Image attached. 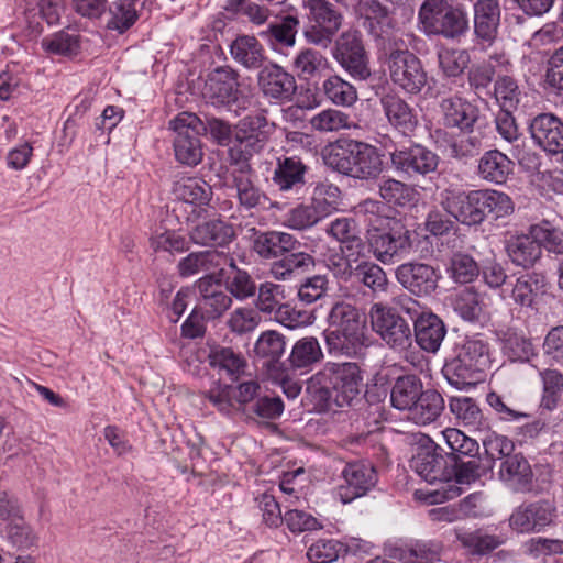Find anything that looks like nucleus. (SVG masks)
<instances>
[{
	"label": "nucleus",
	"instance_id": "1",
	"mask_svg": "<svg viewBox=\"0 0 563 563\" xmlns=\"http://www.w3.org/2000/svg\"><path fill=\"white\" fill-rule=\"evenodd\" d=\"M358 209L364 213L369 245L378 261L387 264L410 254L416 233L406 228L401 220L383 214L384 206L377 200L366 199Z\"/></svg>",
	"mask_w": 563,
	"mask_h": 563
},
{
	"label": "nucleus",
	"instance_id": "2",
	"mask_svg": "<svg viewBox=\"0 0 563 563\" xmlns=\"http://www.w3.org/2000/svg\"><path fill=\"white\" fill-rule=\"evenodd\" d=\"M417 27L428 38L460 44L471 31L468 10L459 0H423L418 9Z\"/></svg>",
	"mask_w": 563,
	"mask_h": 563
},
{
	"label": "nucleus",
	"instance_id": "3",
	"mask_svg": "<svg viewBox=\"0 0 563 563\" xmlns=\"http://www.w3.org/2000/svg\"><path fill=\"white\" fill-rule=\"evenodd\" d=\"M324 162L333 170L361 180L376 178L383 170L378 148L353 139L338 140L327 150Z\"/></svg>",
	"mask_w": 563,
	"mask_h": 563
},
{
	"label": "nucleus",
	"instance_id": "4",
	"mask_svg": "<svg viewBox=\"0 0 563 563\" xmlns=\"http://www.w3.org/2000/svg\"><path fill=\"white\" fill-rule=\"evenodd\" d=\"M395 10L380 0H360L355 7L357 22L374 43L377 56L405 43Z\"/></svg>",
	"mask_w": 563,
	"mask_h": 563
},
{
	"label": "nucleus",
	"instance_id": "5",
	"mask_svg": "<svg viewBox=\"0 0 563 563\" xmlns=\"http://www.w3.org/2000/svg\"><path fill=\"white\" fill-rule=\"evenodd\" d=\"M275 124L269 122L266 112L250 113L240 119L234 126L233 142L229 147L231 164L250 165V161L266 146Z\"/></svg>",
	"mask_w": 563,
	"mask_h": 563
},
{
	"label": "nucleus",
	"instance_id": "6",
	"mask_svg": "<svg viewBox=\"0 0 563 563\" xmlns=\"http://www.w3.org/2000/svg\"><path fill=\"white\" fill-rule=\"evenodd\" d=\"M386 67L390 81L406 95H419L428 82L422 62L407 47L398 45L377 56Z\"/></svg>",
	"mask_w": 563,
	"mask_h": 563
},
{
	"label": "nucleus",
	"instance_id": "7",
	"mask_svg": "<svg viewBox=\"0 0 563 563\" xmlns=\"http://www.w3.org/2000/svg\"><path fill=\"white\" fill-rule=\"evenodd\" d=\"M203 129L201 118L192 112H180L169 121L174 156L179 164L192 167L201 162L203 152L199 136Z\"/></svg>",
	"mask_w": 563,
	"mask_h": 563
},
{
	"label": "nucleus",
	"instance_id": "8",
	"mask_svg": "<svg viewBox=\"0 0 563 563\" xmlns=\"http://www.w3.org/2000/svg\"><path fill=\"white\" fill-rule=\"evenodd\" d=\"M238 73L221 66L212 70L206 80L203 97L216 107H224L240 115L250 104L251 99L239 88Z\"/></svg>",
	"mask_w": 563,
	"mask_h": 563
},
{
	"label": "nucleus",
	"instance_id": "9",
	"mask_svg": "<svg viewBox=\"0 0 563 563\" xmlns=\"http://www.w3.org/2000/svg\"><path fill=\"white\" fill-rule=\"evenodd\" d=\"M388 154L391 168L398 176L407 179L427 177L435 173L440 162L437 153L416 142L395 145Z\"/></svg>",
	"mask_w": 563,
	"mask_h": 563
},
{
	"label": "nucleus",
	"instance_id": "10",
	"mask_svg": "<svg viewBox=\"0 0 563 563\" xmlns=\"http://www.w3.org/2000/svg\"><path fill=\"white\" fill-rule=\"evenodd\" d=\"M303 8L309 19L303 31L307 42L327 48L342 25L340 9L328 0H303Z\"/></svg>",
	"mask_w": 563,
	"mask_h": 563
},
{
	"label": "nucleus",
	"instance_id": "11",
	"mask_svg": "<svg viewBox=\"0 0 563 563\" xmlns=\"http://www.w3.org/2000/svg\"><path fill=\"white\" fill-rule=\"evenodd\" d=\"M333 58L355 80H366L371 76L368 57L362 35L347 31L340 35L332 49Z\"/></svg>",
	"mask_w": 563,
	"mask_h": 563
},
{
	"label": "nucleus",
	"instance_id": "12",
	"mask_svg": "<svg viewBox=\"0 0 563 563\" xmlns=\"http://www.w3.org/2000/svg\"><path fill=\"white\" fill-rule=\"evenodd\" d=\"M321 371L328 384L334 390L338 407L351 405L360 395L363 376L356 363L328 362Z\"/></svg>",
	"mask_w": 563,
	"mask_h": 563
},
{
	"label": "nucleus",
	"instance_id": "13",
	"mask_svg": "<svg viewBox=\"0 0 563 563\" xmlns=\"http://www.w3.org/2000/svg\"><path fill=\"white\" fill-rule=\"evenodd\" d=\"M443 449L430 438H426L417 446L410 466L428 483L449 482L452 479V467Z\"/></svg>",
	"mask_w": 563,
	"mask_h": 563
},
{
	"label": "nucleus",
	"instance_id": "14",
	"mask_svg": "<svg viewBox=\"0 0 563 563\" xmlns=\"http://www.w3.org/2000/svg\"><path fill=\"white\" fill-rule=\"evenodd\" d=\"M285 345L283 335L276 331L263 333L255 343L256 367L269 379H283L287 375L288 364L283 360Z\"/></svg>",
	"mask_w": 563,
	"mask_h": 563
},
{
	"label": "nucleus",
	"instance_id": "15",
	"mask_svg": "<svg viewBox=\"0 0 563 563\" xmlns=\"http://www.w3.org/2000/svg\"><path fill=\"white\" fill-rule=\"evenodd\" d=\"M472 9L474 47L487 51L498 37L501 16L499 0H475Z\"/></svg>",
	"mask_w": 563,
	"mask_h": 563
},
{
	"label": "nucleus",
	"instance_id": "16",
	"mask_svg": "<svg viewBox=\"0 0 563 563\" xmlns=\"http://www.w3.org/2000/svg\"><path fill=\"white\" fill-rule=\"evenodd\" d=\"M257 85L271 104L290 102L297 90L295 77L275 63H268L258 70Z\"/></svg>",
	"mask_w": 563,
	"mask_h": 563
},
{
	"label": "nucleus",
	"instance_id": "17",
	"mask_svg": "<svg viewBox=\"0 0 563 563\" xmlns=\"http://www.w3.org/2000/svg\"><path fill=\"white\" fill-rule=\"evenodd\" d=\"M335 330L325 331V343L330 353L355 356L365 346L367 319H341Z\"/></svg>",
	"mask_w": 563,
	"mask_h": 563
},
{
	"label": "nucleus",
	"instance_id": "18",
	"mask_svg": "<svg viewBox=\"0 0 563 563\" xmlns=\"http://www.w3.org/2000/svg\"><path fill=\"white\" fill-rule=\"evenodd\" d=\"M343 484L338 487L339 499L349 504L366 495L377 483V473L372 463L355 461L347 463L342 471Z\"/></svg>",
	"mask_w": 563,
	"mask_h": 563
},
{
	"label": "nucleus",
	"instance_id": "19",
	"mask_svg": "<svg viewBox=\"0 0 563 563\" xmlns=\"http://www.w3.org/2000/svg\"><path fill=\"white\" fill-rule=\"evenodd\" d=\"M528 132L533 144L549 155L563 153V120L551 112H542L529 120Z\"/></svg>",
	"mask_w": 563,
	"mask_h": 563
},
{
	"label": "nucleus",
	"instance_id": "20",
	"mask_svg": "<svg viewBox=\"0 0 563 563\" xmlns=\"http://www.w3.org/2000/svg\"><path fill=\"white\" fill-rule=\"evenodd\" d=\"M152 0H113L108 1L107 13L100 25L109 33L123 35L144 15Z\"/></svg>",
	"mask_w": 563,
	"mask_h": 563
},
{
	"label": "nucleus",
	"instance_id": "21",
	"mask_svg": "<svg viewBox=\"0 0 563 563\" xmlns=\"http://www.w3.org/2000/svg\"><path fill=\"white\" fill-rule=\"evenodd\" d=\"M554 516L555 507L549 500L525 503L512 511L509 526L518 533H536L550 526Z\"/></svg>",
	"mask_w": 563,
	"mask_h": 563
},
{
	"label": "nucleus",
	"instance_id": "22",
	"mask_svg": "<svg viewBox=\"0 0 563 563\" xmlns=\"http://www.w3.org/2000/svg\"><path fill=\"white\" fill-rule=\"evenodd\" d=\"M397 282L416 296H429L438 288L441 273L438 268L421 262L402 263L395 272Z\"/></svg>",
	"mask_w": 563,
	"mask_h": 563
},
{
	"label": "nucleus",
	"instance_id": "23",
	"mask_svg": "<svg viewBox=\"0 0 563 563\" xmlns=\"http://www.w3.org/2000/svg\"><path fill=\"white\" fill-rule=\"evenodd\" d=\"M238 168L231 172V188L235 190L239 207L251 211L265 208L268 198L254 180L251 165L235 164Z\"/></svg>",
	"mask_w": 563,
	"mask_h": 563
},
{
	"label": "nucleus",
	"instance_id": "24",
	"mask_svg": "<svg viewBox=\"0 0 563 563\" xmlns=\"http://www.w3.org/2000/svg\"><path fill=\"white\" fill-rule=\"evenodd\" d=\"M379 103L390 126L405 136H410L418 126L417 111L396 92L385 93Z\"/></svg>",
	"mask_w": 563,
	"mask_h": 563
},
{
	"label": "nucleus",
	"instance_id": "25",
	"mask_svg": "<svg viewBox=\"0 0 563 563\" xmlns=\"http://www.w3.org/2000/svg\"><path fill=\"white\" fill-rule=\"evenodd\" d=\"M443 124L446 128L459 129L463 133H472L479 119V109L468 100L450 96L440 102Z\"/></svg>",
	"mask_w": 563,
	"mask_h": 563
},
{
	"label": "nucleus",
	"instance_id": "26",
	"mask_svg": "<svg viewBox=\"0 0 563 563\" xmlns=\"http://www.w3.org/2000/svg\"><path fill=\"white\" fill-rule=\"evenodd\" d=\"M253 230L252 250L263 260L277 261L285 253L300 249V242L290 233Z\"/></svg>",
	"mask_w": 563,
	"mask_h": 563
},
{
	"label": "nucleus",
	"instance_id": "27",
	"mask_svg": "<svg viewBox=\"0 0 563 563\" xmlns=\"http://www.w3.org/2000/svg\"><path fill=\"white\" fill-rule=\"evenodd\" d=\"M498 475L514 493L527 494L533 490L534 475L529 461L521 453L507 456L500 463Z\"/></svg>",
	"mask_w": 563,
	"mask_h": 563
},
{
	"label": "nucleus",
	"instance_id": "28",
	"mask_svg": "<svg viewBox=\"0 0 563 563\" xmlns=\"http://www.w3.org/2000/svg\"><path fill=\"white\" fill-rule=\"evenodd\" d=\"M307 166L297 156L278 158L272 176L273 186L283 194L298 195L306 185Z\"/></svg>",
	"mask_w": 563,
	"mask_h": 563
},
{
	"label": "nucleus",
	"instance_id": "29",
	"mask_svg": "<svg viewBox=\"0 0 563 563\" xmlns=\"http://www.w3.org/2000/svg\"><path fill=\"white\" fill-rule=\"evenodd\" d=\"M190 241L200 246L223 247L235 238V231L231 223L212 219L196 224L189 231Z\"/></svg>",
	"mask_w": 563,
	"mask_h": 563
},
{
	"label": "nucleus",
	"instance_id": "30",
	"mask_svg": "<svg viewBox=\"0 0 563 563\" xmlns=\"http://www.w3.org/2000/svg\"><path fill=\"white\" fill-rule=\"evenodd\" d=\"M505 250L511 263L525 269L532 268L542 256L540 244L531 229L528 234L510 235L506 239Z\"/></svg>",
	"mask_w": 563,
	"mask_h": 563
},
{
	"label": "nucleus",
	"instance_id": "31",
	"mask_svg": "<svg viewBox=\"0 0 563 563\" xmlns=\"http://www.w3.org/2000/svg\"><path fill=\"white\" fill-rule=\"evenodd\" d=\"M223 265L234 266V260L224 252L199 251L183 257L177 264V269L181 277H190Z\"/></svg>",
	"mask_w": 563,
	"mask_h": 563
},
{
	"label": "nucleus",
	"instance_id": "32",
	"mask_svg": "<svg viewBox=\"0 0 563 563\" xmlns=\"http://www.w3.org/2000/svg\"><path fill=\"white\" fill-rule=\"evenodd\" d=\"M474 190H445L441 194L442 208L464 225H477Z\"/></svg>",
	"mask_w": 563,
	"mask_h": 563
},
{
	"label": "nucleus",
	"instance_id": "33",
	"mask_svg": "<svg viewBox=\"0 0 563 563\" xmlns=\"http://www.w3.org/2000/svg\"><path fill=\"white\" fill-rule=\"evenodd\" d=\"M314 267V258L302 251L285 253L271 265L269 273L277 280H291L309 273Z\"/></svg>",
	"mask_w": 563,
	"mask_h": 563
},
{
	"label": "nucleus",
	"instance_id": "34",
	"mask_svg": "<svg viewBox=\"0 0 563 563\" xmlns=\"http://www.w3.org/2000/svg\"><path fill=\"white\" fill-rule=\"evenodd\" d=\"M514 162L499 150L486 151L478 161L477 173L486 181L501 185L514 173Z\"/></svg>",
	"mask_w": 563,
	"mask_h": 563
},
{
	"label": "nucleus",
	"instance_id": "35",
	"mask_svg": "<svg viewBox=\"0 0 563 563\" xmlns=\"http://www.w3.org/2000/svg\"><path fill=\"white\" fill-rule=\"evenodd\" d=\"M442 374L451 386L457 389L474 387L482 382L485 374L478 368L473 367V363L456 353L455 357L445 362Z\"/></svg>",
	"mask_w": 563,
	"mask_h": 563
},
{
	"label": "nucleus",
	"instance_id": "36",
	"mask_svg": "<svg viewBox=\"0 0 563 563\" xmlns=\"http://www.w3.org/2000/svg\"><path fill=\"white\" fill-rule=\"evenodd\" d=\"M230 54L234 62L249 70H260L266 65L264 47L252 35H239L230 44Z\"/></svg>",
	"mask_w": 563,
	"mask_h": 563
},
{
	"label": "nucleus",
	"instance_id": "37",
	"mask_svg": "<svg viewBox=\"0 0 563 563\" xmlns=\"http://www.w3.org/2000/svg\"><path fill=\"white\" fill-rule=\"evenodd\" d=\"M299 26V19L288 14L283 16L278 22L271 23L267 29L261 31L258 35L266 41L274 51L280 52L284 48L295 46Z\"/></svg>",
	"mask_w": 563,
	"mask_h": 563
},
{
	"label": "nucleus",
	"instance_id": "38",
	"mask_svg": "<svg viewBox=\"0 0 563 563\" xmlns=\"http://www.w3.org/2000/svg\"><path fill=\"white\" fill-rule=\"evenodd\" d=\"M402 313L409 317H438L406 294L394 297L388 303H374L371 308V317H401Z\"/></svg>",
	"mask_w": 563,
	"mask_h": 563
},
{
	"label": "nucleus",
	"instance_id": "39",
	"mask_svg": "<svg viewBox=\"0 0 563 563\" xmlns=\"http://www.w3.org/2000/svg\"><path fill=\"white\" fill-rule=\"evenodd\" d=\"M444 408L442 395L435 389H427L408 409V418L417 424L426 426L435 421Z\"/></svg>",
	"mask_w": 563,
	"mask_h": 563
},
{
	"label": "nucleus",
	"instance_id": "40",
	"mask_svg": "<svg viewBox=\"0 0 563 563\" xmlns=\"http://www.w3.org/2000/svg\"><path fill=\"white\" fill-rule=\"evenodd\" d=\"M371 325L393 349L404 350L411 344V329L406 319H371Z\"/></svg>",
	"mask_w": 563,
	"mask_h": 563
},
{
	"label": "nucleus",
	"instance_id": "41",
	"mask_svg": "<svg viewBox=\"0 0 563 563\" xmlns=\"http://www.w3.org/2000/svg\"><path fill=\"white\" fill-rule=\"evenodd\" d=\"M456 540L474 555H486L506 542L504 536L489 534L483 530L468 531L463 528H455Z\"/></svg>",
	"mask_w": 563,
	"mask_h": 563
},
{
	"label": "nucleus",
	"instance_id": "42",
	"mask_svg": "<svg viewBox=\"0 0 563 563\" xmlns=\"http://www.w3.org/2000/svg\"><path fill=\"white\" fill-rule=\"evenodd\" d=\"M495 334L511 361L527 362L533 355V345L521 331L508 325H500L495 330Z\"/></svg>",
	"mask_w": 563,
	"mask_h": 563
},
{
	"label": "nucleus",
	"instance_id": "43",
	"mask_svg": "<svg viewBox=\"0 0 563 563\" xmlns=\"http://www.w3.org/2000/svg\"><path fill=\"white\" fill-rule=\"evenodd\" d=\"M417 344L426 352L435 353L445 338L446 327L442 319H413Z\"/></svg>",
	"mask_w": 563,
	"mask_h": 563
},
{
	"label": "nucleus",
	"instance_id": "44",
	"mask_svg": "<svg viewBox=\"0 0 563 563\" xmlns=\"http://www.w3.org/2000/svg\"><path fill=\"white\" fill-rule=\"evenodd\" d=\"M208 362L211 368L217 369L220 375H227L232 380L238 379L245 367V361L240 353H235L231 347L220 345L210 349Z\"/></svg>",
	"mask_w": 563,
	"mask_h": 563
},
{
	"label": "nucleus",
	"instance_id": "45",
	"mask_svg": "<svg viewBox=\"0 0 563 563\" xmlns=\"http://www.w3.org/2000/svg\"><path fill=\"white\" fill-rule=\"evenodd\" d=\"M422 393V382L417 375H404L396 379L390 401L396 409L408 411Z\"/></svg>",
	"mask_w": 563,
	"mask_h": 563
},
{
	"label": "nucleus",
	"instance_id": "46",
	"mask_svg": "<svg viewBox=\"0 0 563 563\" xmlns=\"http://www.w3.org/2000/svg\"><path fill=\"white\" fill-rule=\"evenodd\" d=\"M543 279L536 273L525 274L517 278L512 289V299L521 308L539 311V292Z\"/></svg>",
	"mask_w": 563,
	"mask_h": 563
},
{
	"label": "nucleus",
	"instance_id": "47",
	"mask_svg": "<svg viewBox=\"0 0 563 563\" xmlns=\"http://www.w3.org/2000/svg\"><path fill=\"white\" fill-rule=\"evenodd\" d=\"M325 99L339 107H352L358 99L356 88L339 75H330L322 81Z\"/></svg>",
	"mask_w": 563,
	"mask_h": 563
},
{
	"label": "nucleus",
	"instance_id": "48",
	"mask_svg": "<svg viewBox=\"0 0 563 563\" xmlns=\"http://www.w3.org/2000/svg\"><path fill=\"white\" fill-rule=\"evenodd\" d=\"M323 357L322 350L317 339L303 338L295 343L288 362L294 369L309 371L311 367L319 363Z\"/></svg>",
	"mask_w": 563,
	"mask_h": 563
},
{
	"label": "nucleus",
	"instance_id": "49",
	"mask_svg": "<svg viewBox=\"0 0 563 563\" xmlns=\"http://www.w3.org/2000/svg\"><path fill=\"white\" fill-rule=\"evenodd\" d=\"M174 192L179 200L197 207L207 206L212 197L211 186L197 177L176 183Z\"/></svg>",
	"mask_w": 563,
	"mask_h": 563
},
{
	"label": "nucleus",
	"instance_id": "50",
	"mask_svg": "<svg viewBox=\"0 0 563 563\" xmlns=\"http://www.w3.org/2000/svg\"><path fill=\"white\" fill-rule=\"evenodd\" d=\"M448 448L451 450L446 454L453 461H460L463 457H477L479 454L478 442L466 435L464 432L456 428H446L441 432Z\"/></svg>",
	"mask_w": 563,
	"mask_h": 563
},
{
	"label": "nucleus",
	"instance_id": "51",
	"mask_svg": "<svg viewBox=\"0 0 563 563\" xmlns=\"http://www.w3.org/2000/svg\"><path fill=\"white\" fill-rule=\"evenodd\" d=\"M449 409L460 424L475 429L482 426L483 412L473 398L452 396L449 399Z\"/></svg>",
	"mask_w": 563,
	"mask_h": 563
},
{
	"label": "nucleus",
	"instance_id": "52",
	"mask_svg": "<svg viewBox=\"0 0 563 563\" xmlns=\"http://www.w3.org/2000/svg\"><path fill=\"white\" fill-rule=\"evenodd\" d=\"M353 280L369 288L374 295L386 292L389 284L385 271L369 261H361L355 265Z\"/></svg>",
	"mask_w": 563,
	"mask_h": 563
},
{
	"label": "nucleus",
	"instance_id": "53",
	"mask_svg": "<svg viewBox=\"0 0 563 563\" xmlns=\"http://www.w3.org/2000/svg\"><path fill=\"white\" fill-rule=\"evenodd\" d=\"M484 148L483 136L481 133H464L460 137L452 140L446 146V155L459 162L467 163L478 156Z\"/></svg>",
	"mask_w": 563,
	"mask_h": 563
},
{
	"label": "nucleus",
	"instance_id": "54",
	"mask_svg": "<svg viewBox=\"0 0 563 563\" xmlns=\"http://www.w3.org/2000/svg\"><path fill=\"white\" fill-rule=\"evenodd\" d=\"M542 382V409L552 411L558 408L563 396V374L558 369L547 368L540 372Z\"/></svg>",
	"mask_w": 563,
	"mask_h": 563
},
{
	"label": "nucleus",
	"instance_id": "55",
	"mask_svg": "<svg viewBox=\"0 0 563 563\" xmlns=\"http://www.w3.org/2000/svg\"><path fill=\"white\" fill-rule=\"evenodd\" d=\"M487 298L472 287L460 290L452 300L454 311L460 317H479L486 311Z\"/></svg>",
	"mask_w": 563,
	"mask_h": 563
},
{
	"label": "nucleus",
	"instance_id": "56",
	"mask_svg": "<svg viewBox=\"0 0 563 563\" xmlns=\"http://www.w3.org/2000/svg\"><path fill=\"white\" fill-rule=\"evenodd\" d=\"M306 393L313 408L319 411L330 410L332 405H335L334 390L328 384L322 371L307 382Z\"/></svg>",
	"mask_w": 563,
	"mask_h": 563
},
{
	"label": "nucleus",
	"instance_id": "57",
	"mask_svg": "<svg viewBox=\"0 0 563 563\" xmlns=\"http://www.w3.org/2000/svg\"><path fill=\"white\" fill-rule=\"evenodd\" d=\"M341 190L331 183H319L312 192V206L323 219L339 210L341 203Z\"/></svg>",
	"mask_w": 563,
	"mask_h": 563
},
{
	"label": "nucleus",
	"instance_id": "58",
	"mask_svg": "<svg viewBox=\"0 0 563 563\" xmlns=\"http://www.w3.org/2000/svg\"><path fill=\"white\" fill-rule=\"evenodd\" d=\"M449 466L452 467V478H455L457 484H471L476 482L481 476L487 472L493 471V464L484 463L482 457H472L467 462L453 461Z\"/></svg>",
	"mask_w": 563,
	"mask_h": 563
},
{
	"label": "nucleus",
	"instance_id": "59",
	"mask_svg": "<svg viewBox=\"0 0 563 563\" xmlns=\"http://www.w3.org/2000/svg\"><path fill=\"white\" fill-rule=\"evenodd\" d=\"M231 303V296L220 289L206 298H199L187 317H221Z\"/></svg>",
	"mask_w": 563,
	"mask_h": 563
},
{
	"label": "nucleus",
	"instance_id": "60",
	"mask_svg": "<svg viewBox=\"0 0 563 563\" xmlns=\"http://www.w3.org/2000/svg\"><path fill=\"white\" fill-rule=\"evenodd\" d=\"M8 542L18 550H29L38 544V536L24 518L5 526Z\"/></svg>",
	"mask_w": 563,
	"mask_h": 563
},
{
	"label": "nucleus",
	"instance_id": "61",
	"mask_svg": "<svg viewBox=\"0 0 563 563\" xmlns=\"http://www.w3.org/2000/svg\"><path fill=\"white\" fill-rule=\"evenodd\" d=\"M494 97L500 110H517L521 91L512 77L503 76L498 77L494 84Z\"/></svg>",
	"mask_w": 563,
	"mask_h": 563
},
{
	"label": "nucleus",
	"instance_id": "62",
	"mask_svg": "<svg viewBox=\"0 0 563 563\" xmlns=\"http://www.w3.org/2000/svg\"><path fill=\"white\" fill-rule=\"evenodd\" d=\"M43 48L51 54L71 56L79 51V35L67 31L56 32L42 41Z\"/></svg>",
	"mask_w": 563,
	"mask_h": 563
},
{
	"label": "nucleus",
	"instance_id": "63",
	"mask_svg": "<svg viewBox=\"0 0 563 563\" xmlns=\"http://www.w3.org/2000/svg\"><path fill=\"white\" fill-rule=\"evenodd\" d=\"M449 273L455 283L468 284L479 275V264L471 255L459 252L451 257Z\"/></svg>",
	"mask_w": 563,
	"mask_h": 563
},
{
	"label": "nucleus",
	"instance_id": "64",
	"mask_svg": "<svg viewBox=\"0 0 563 563\" xmlns=\"http://www.w3.org/2000/svg\"><path fill=\"white\" fill-rule=\"evenodd\" d=\"M379 196L388 203L404 207L411 202L413 190L394 178H383L378 184Z\"/></svg>",
	"mask_w": 563,
	"mask_h": 563
}]
</instances>
